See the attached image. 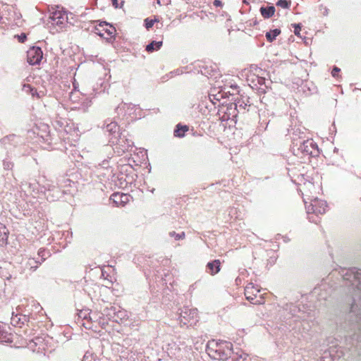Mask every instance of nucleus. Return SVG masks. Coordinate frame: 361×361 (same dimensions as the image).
Instances as JSON below:
<instances>
[{
  "mask_svg": "<svg viewBox=\"0 0 361 361\" xmlns=\"http://www.w3.org/2000/svg\"><path fill=\"white\" fill-rule=\"evenodd\" d=\"M8 237V231L6 227L0 224V245L3 246L6 245Z\"/></svg>",
  "mask_w": 361,
  "mask_h": 361,
  "instance_id": "14",
  "label": "nucleus"
},
{
  "mask_svg": "<svg viewBox=\"0 0 361 361\" xmlns=\"http://www.w3.org/2000/svg\"><path fill=\"white\" fill-rule=\"evenodd\" d=\"M280 33L281 30L279 29L269 30L266 33V38L268 42H272Z\"/></svg>",
  "mask_w": 361,
  "mask_h": 361,
  "instance_id": "19",
  "label": "nucleus"
},
{
  "mask_svg": "<svg viewBox=\"0 0 361 361\" xmlns=\"http://www.w3.org/2000/svg\"><path fill=\"white\" fill-rule=\"evenodd\" d=\"M111 1H112V4H113V6H114L116 8H119V7H121V6H120V5L118 4V0H111Z\"/></svg>",
  "mask_w": 361,
  "mask_h": 361,
  "instance_id": "35",
  "label": "nucleus"
},
{
  "mask_svg": "<svg viewBox=\"0 0 361 361\" xmlns=\"http://www.w3.org/2000/svg\"><path fill=\"white\" fill-rule=\"evenodd\" d=\"M291 149L295 156L310 155L314 157L318 154L317 146L312 140H293Z\"/></svg>",
  "mask_w": 361,
  "mask_h": 361,
  "instance_id": "3",
  "label": "nucleus"
},
{
  "mask_svg": "<svg viewBox=\"0 0 361 361\" xmlns=\"http://www.w3.org/2000/svg\"><path fill=\"white\" fill-rule=\"evenodd\" d=\"M275 12V8L273 6L268 7H261L260 13L264 18H269L271 17Z\"/></svg>",
  "mask_w": 361,
  "mask_h": 361,
  "instance_id": "15",
  "label": "nucleus"
},
{
  "mask_svg": "<svg viewBox=\"0 0 361 361\" xmlns=\"http://www.w3.org/2000/svg\"><path fill=\"white\" fill-rule=\"evenodd\" d=\"M111 200L116 204H123L128 200V196L126 194L115 192L111 195Z\"/></svg>",
  "mask_w": 361,
  "mask_h": 361,
  "instance_id": "13",
  "label": "nucleus"
},
{
  "mask_svg": "<svg viewBox=\"0 0 361 361\" xmlns=\"http://www.w3.org/2000/svg\"><path fill=\"white\" fill-rule=\"evenodd\" d=\"M197 310L184 307L180 309L178 319L180 325L192 326L197 321Z\"/></svg>",
  "mask_w": 361,
  "mask_h": 361,
  "instance_id": "4",
  "label": "nucleus"
},
{
  "mask_svg": "<svg viewBox=\"0 0 361 361\" xmlns=\"http://www.w3.org/2000/svg\"><path fill=\"white\" fill-rule=\"evenodd\" d=\"M294 28H295V30H294L295 35L297 36H299L300 32L301 30V27H300V24H294Z\"/></svg>",
  "mask_w": 361,
  "mask_h": 361,
  "instance_id": "30",
  "label": "nucleus"
},
{
  "mask_svg": "<svg viewBox=\"0 0 361 361\" xmlns=\"http://www.w3.org/2000/svg\"><path fill=\"white\" fill-rule=\"evenodd\" d=\"M3 166L5 170H11L13 167V163L11 161L6 159L3 161Z\"/></svg>",
  "mask_w": 361,
  "mask_h": 361,
  "instance_id": "26",
  "label": "nucleus"
},
{
  "mask_svg": "<svg viewBox=\"0 0 361 361\" xmlns=\"http://www.w3.org/2000/svg\"><path fill=\"white\" fill-rule=\"evenodd\" d=\"M105 32L107 33L108 35L112 36L114 33L116 32V29L113 26L109 25V27L106 28L105 30Z\"/></svg>",
  "mask_w": 361,
  "mask_h": 361,
  "instance_id": "29",
  "label": "nucleus"
},
{
  "mask_svg": "<svg viewBox=\"0 0 361 361\" xmlns=\"http://www.w3.org/2000/svg\"><path fill=\"white\" fill-rule=\"evenodd\" d=\"M103 23H104V25H109V24H108V23H106V22H104Z\"/></svg>",
  "mask_w": 361,
  "mask_h": 361,
  "instance_id": "39",
  "label": "nucleus"
},
{
  "mask_svg": "<svg viewBox=\"0 0 361 361\" xmlns=\"http://www.w3.org/2000/svg\"><path fill=\"white\" fill-rule=\"evenodd\" d=\"M328 14V9L326 8H325V11L324 12V15H327Z\"/></svg>",
  "mask_w": 361,
  "mask_h": 361,
  "instance_id": "37",
  "label": "nucleus"
},
{
  "mask_svg": "<svg viewBox=\"0 0 361 361\" xmlns=\"http://www.w3.org/2000/svg\"><path fill=\"white\" fill-rule=\"evenodd\" d=\"M0 142L6 149L11 150L12 147H14L18 145L19 137L13 134L9 135L3 137Z\"/></svg>",
  "mask_w": 361,
  "mask_h": 361,
  "instance_id": "9",
  "label": "nucleus"
},
{
  "mask_svg": "<svg viewBox=\"0 0 361 361\" xmlns=\"http://www.w3.org/2000/svg\"><path fill=\"white\" fill-rule=\"evenodd\" d=\"M220 265L221 262L219 259H215L214 261L208 262L207 264V269H208V272L211 275H214L217 274L220 271Z\"/></svg>",
  "mask_w": 361,
  "mask_h": 361,
  "instance_id": "12",
  "label": "nucleus"
},
{
  "mask_svg": "<svg viewBox=\"0 0 361 361\" xmlns=\"http://www.w3.org/2000/svg\"><path fill=\"white\" fill-rule=\"evenodd\" d=\"M257 83L259 85V91L260 93H265L266 90L268 88V85H267V82L268 83H271L269 80H267L264 78L257 77Z\"/></svg>",
  "mask_w": 361,
  "mask_h": 361,
  "instance_id": "18",
  "label": "nucleus"
},
{
  "mask_svg": "<svg viewBox=\"0 0 361 361\" xmlns=\"http://www.w3.org/2000/svg\"><path fill=\"white\" fill-rule=\"evenodd\" d=\"M290 5V0H279L276 3V6H281L284 8H288Z\"/></svg>",
  "mask_w": 361,
  "mask_h": 361,
  "instance_id": "25",
  "label": "nucleus"
},
{
  "mask_svg": "<svg viewBox=\"0 0 361 361\" xmlns=\"http://www.w3.org/2000/svg\"><path fill=\"white\" fill-rule=\"evenodd\" d=\"M126 143L123 144L125 142L124 137H122L121 135H119V138L116 140V144L119 146L121 151L118 150V153H123L126 151H128L130 147H132L133 142L128 139H126Z\"/></svg>",
  "mask_w": 361,
  "mask_h": 361,
  "instance_id": "11",
  "label": "nucleus"
},
{
  "mask_svg": "<svg viewBox=\"0 0 361 361\" xmlns=\"http://www.w3.org/2000/svg\"><path fill=\"white\" fill-rule=\"evenodd\" d=\"M309 220H310V221L315 222V221H314V220H313V219H311V218H310V217H309Z\"/></svg>",
  "mask_w": 361,
  "mask_h": 361,
  "instance_id": "38",
  "label": "nucleus"
},
{
  "mask_svg": "<svg viewBox=\"0 0 361 361\" xmlns=\"http://www.w3.org/2000/svg\"><path fill=\"white\" fill-rule=\"evenodd\" d=\"M51 18L54 21H56L57 25L62 24L64 20L63 15L59 11H55L52 13Z\"/></svg>",
  "mask_w": 361,
  "mask_h": 361,
  "instance_id": "20",
  "label": "nucleus"
},
{
  "mask_svg": "<svg viewBox=\"0 0 361 361\" xmlns=\"http://www.w3.org/2000/svg\"><path fill=\"white\" fill-rule=\"evenodd\" d=\"M259 293V290L254 286L252 283H248L245 288V295L246 299L252 304L262 303V299L257 300V295Z\"/></svg>",
  "mask_w": 361,
  "mask_h": 361,
  "instance_id": "7",
  "label": "nucleus"
},
{
  "mask_svg": "<svg viewBox=\"0 0 361 361\" xmlns=\"http://www.w3.org/2000/svg\"><path fill=\"white\" fill-rule=\"evenodd\" d=\"M20 320H21V319H20V318H19V319H18V320L17 321V315H16V316L13 317L11 318V323H12V324H14V323L18 324V322H20Z\"/></svg>",
  "mask_w": 361,
  "mask_h": 361,
  "instance_id": "34",
  "label": "nucleus"
},
{
  "mask_svg": "<svg viewBox=\"0 0 361 361\" xmlns=\"http://www.w3.org/2000/svg\"><path fill=\"white\" fill-rule=\"evenodd\" d=\"M162 46V41H152L146 47V51L148 52H153L154 51L159 50Z\"/></svg>",
  "mask_w": 361,
  "mask_h": 361,
  "instance_id": "17",
  "label": "nucleus"
},
{
  "mask_svg": "<svg viewBox=\"0 0 361 361\" xmlns=\"http://www.w3.org/2000/svg\"><path fill=\"white\" fill-rule=\"evenodd\" d=\"M188 129L189 128L188 126H181L180 124H178L173 132L174 136L182 137L184 136L185 133L188 131Z\"/></svg>",
  "mask_w": 361,
  "mask_h": 361,
  "instance_id": "16",
  "label": "nucleus"
},
{
  "mask_svg": "<svg viewBox=\"0 0 361 361\" xmlns=\"http://www.w3.org/2000/svg\"><path fill=\"white\" fill-rule=\"evenodd\" d=\"M0 277L8 280L11 278V275L5 270L0 269Z\"/></svg>",
  "mask_w": 361,
  "mask_h": 361,
  "instance_id": "27",
  "label": "nucleus"
},
{
  "mask_svg": "<svg viewBox=\"0 0 361 361\" xmlns=\"http://www.w3.org/2000/svg\"><path fill=\"white\" fill-rule=\"evenodd\" d=\"M10 334L0 326V342H8L10 340Z\"/></svg>",
  "mask_w": 361,
  "mask_h": 361,
  "instance_id": "21",
  "label": "nucleus"
},
{
  "mask_svg": "<svg viewBox=\"0 0 361 361\" xmlns=\"http://www.w3.org/2000/svg\"><path fill=\"white\" fill-rule=\"evenodd\" d=\"M38 267V262L35 259H29L25 264L26 269H30L31 270H35Z\"/></svg>",
  "mask_w": 361,
  "mask_h": 361,
  "instance_id": "22",
  "label": "nucleus"
},
{
  "mask_svg": "<svg viewBox=\"0 0 361 361\" xmlns=\"http://www.w3.org/2000/svg\"><path fill=\"white\" fill-rule=\"evenodd\" d=\"M42 57L43 53L39 47H33L27 52V61L30 65L39 64Z\"/></svg>",
  "mask_w": 361,
  "mask_h": 361,
  "instance_id": "8",
  "label": "nucleus"
},
{
  "mask_svg": "<svg viewBox=\"0 0 361 361\" xmlns=\"http://www.w3.org/2000/svg\"><path fill=\"white\" fill-rule=\"evenodd\" d=\"M15 13L13 8L8 4H0V24L8 25L12 20H15Z\"/></svg>",
  "mask_w": 361,
  "mask_h": 361,
  "instance_id": "5",
  "label": "nucleus"
},
{
  "mask_svg": "<svg viewBox=\"0 0 361 361\" xmlns=\"http://www.w3.org/2000/svg\"><path fill=\"white\" fill-rule=\"evenodd\" d=\"M340 71H341V70H340V68H338V67L335 66V67L333 68L332 71H331V75H332V76H333V77H336V76H337V75H338V73L340 72Z\"/></svg>",
  "mask_w": 361,
  "mask_h": 361,
  "instance_id": "32",
  "label": "nucleus"
},
{
  "mask_svg": "<svg viewBox=\"0 0 361 361\" xmlns=\"http://www.w3.org/2000/svg\"><path fill=\"white\" fill-rule=\"evenodd\" d=\"M221 1L219 0H214V5L218 6H220L221 5Z\"/></svg>",
  "mask_w": 361,
  "mask_h": 361,
  "instance_id": "36",
  "label": "nucleus"
},
{
  "mask_svg": "<svg viewBox=\"0 0 361 361\" xmlns=\"http://www.w3.org/2000/svg\"><path fill=\"white\" fill-rule=\"evenodd\" d=\"M244 3H247V1L246 0H243Z\"/></svg>",
  "mask_w": 361,
  "mask_h": 361,
  "instance_id": "40",
  "label": "nucleus"
},
{
  "mask_svg": "<svg viewBox=\"0 0 361 361\" xmlns=\"http://www.w3.org/2000/svg\"><path fill=\"white\" fill-rule=\"evenodd\" d=\"M46 251L44 250H39L38 252L39 257H42V261H44L46 259Z\"/></svg>",
  "mask_w": 361,
  "mask_h": 361,
  "instance_id": "31",
  "label": "nucleus"
},
{
  "mask_svg": "<svg viewBox=\"0 0 361 361\" xmlns=\"http://www.w3.org/2000/svg\"><path fill=\"white\" fill-rule=\"evenodd\" d=\"M18 38L19 42L23 43L25 41L27 36L25 34L22 33L21 35H18Z\"/></svg>",
  "mask_w": 361,
  "mask_h": 361,
  "instance_id": "33",
  "label": "nucleus"
},
{
  "mask_svg": "<svg viewBox=\"0 0 361 361\" xmlns=\"http://www.w3.org/2000/svg\"><path fill=\"white\" fill-rule=\"evenodd\" d=\"M106 130L109 133V135H111L112 137L111 140H113V138H115L117 140L118 137H119V126H118L117 123L111 121L106 124L105 126ZM111 142L114 144L115 141L111 140Z\"/></svg>",
  "mask_w": 361,
  "mask_h": 361,
  "instance_id": "10",
  "label": "nucleus"
},
{
  "mask_svg": "<svg viewBox=\"0 0 361 361\" xmlns=\"http://www.w3.org/2000/svg\"><path fill=\"white\" fill-rule=\"evenodd\" d=\"M169 234L171 237L174 238L177 240L183 239V238H185V232L176 233L175 231H171V232H169Z\"/></svg>",
  "mask_w": 361,
  "mask_h": 361,
  "instance_id": "23",
  "label": "nucleus"
},
{
  "mask_svg": "<svg viewBox=\"0 0 361 361\" xmlns=\"http://www.w3.org/2000/svg\"><path fill=\"white\" fill-rule=\"evenodd\" d=\"M356 297L360 298V295L358 293H355V295L353 296V302L351 304L350 307V313H356L357 305L356 303Z\"/></svg>",
  "mask_w": 361,
  "mask_h": 361,
  "instance_id": "24",
  "label": "nucleus"
},
{
  "mask_svg": "<svg viewBox=\"0 0 361 361\" xmlns=\"http://www.w3.org/2000/svg\"><path fill=\"white\" fill-rule=\"evenodd\" d=\"M145 27L147 30H149V28H151L154 25V20H153L152 19L146 18L145 20Z\"/></svg>",
  "mask_w": 361,
  "mask_h": 361,
  "instance_id": "28",
  "label": "nucleus"
},
{
  "mask_svg": "<svg viewBox=\"0 0 361 361\" xmlns=\"http://www.w3.org/2000/svg\"><path fill=\"white\" fill-rule=\"evenodd\" d=\"M327 204L326 201L318 200L317 198L312 200L310 205L306 206L307 212L314 213L315 214H322L326 211Z\"/></svg>",
  "mask_w": 361,
  "mask_h": 361,
  "instance_id": "6",
  "label": "nucleus"
},
{
  "mask_svg": "<svg viewBox=\"0 0 361 361\" xmlns=\"http://www.w3.org/2000/svg\"><path fill=\"white\" fill-rule=\"evenodd\" d=\"M231 343L227 342L211 341L207 345L206 352L214 360H225L231 358Z\"/></svg>",
  "mask_w": 361,
  "mask_h": 361,
  "instance_id": "2",
  "label": "nucleus"
},
{
  "mask_svg": "<svg viewBox=\"0 0 361 361\" xmlns=\"http://www.w3.org/2000/svg\"><path fill=\"white\" fill-rule=\"evenodd\" d=\"M341 276L344 281V286L351 287L354 292L361 293V269L355 268L342 270ZM358 317V314H356ZM357 329L359 332L353 334L351 340L353 345L356 342L355 346L358 347L361 343V317H357Z\"/></svg>",
  "mask_w": 361,
  "mask_h": 361,
  "instance_id": "1",
  "label": "nucleus"
}]
</instances>
